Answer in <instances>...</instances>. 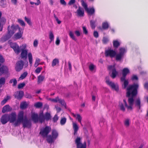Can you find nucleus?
<instances>
[{
  "instance_id": "a878e982",
  "label": "nucleus",
  "mask_w": 148,
  "mask_h": 148,
  "mask_svg": "<svg viewBox=\"0 0 148 148\" xmlns=\"http://www.w3.org/2000/svg\"><path fill=\"white\" fill-rule=\"evenodd\" d=\"M28 106L27 103L26 102H23L21 103L20 108L21 109H24L27 108Z\"/></svg>"
},
{
  "instance_id": "4d7b16f0",
  "label": "nucleus",
  "mask_w": 148,
  "mask_h": 148,
  "mask_svg": "<svg viewBox=\"0 0 148 148\" xmlns=\"http://www.w3.org/2000/svg\"><path fill=\"white\" fill-rule=\"evenodd\" d=\"M60 40L59 38V37H58L56 38V44L57 45H58L60 43Z\"/></svg>"
},
{
  "instance_id": "2eb2a0df",
  "label": "nucleus",
  "mask_w": 148,
  "mask_h": 148,
  "mask_svg": "<svg viewBox=\"0 0 148 148\" xmlns=\"http://www.w3.org/2000/svg\"><path fill=\"white\" fill-rule=\"evenodd\" d=\"M24 62L22 60L18 61L16 64L15 69L17 71H19L22 70L23 67Z\"/></svg>"
},
{
  "instance_id": "bb28decb",
  "label": "nucleus",
  "mask_w": 148,
  "mask_h": 148,
  "mask_svg": "<svg viewBox=\"0 0 148 148\" xmlns=\"http://www.w3.org/2000/svg\"><path fill=\"white\" fill-rule=\"evenodd\" d=\"M135 105L137 108L139 109L140 108V102L139 99L138 98L136 99L135 102Z\"/></svg>"
},
{
  "instance_id": "bf43d9fd",
  "label": "nucleus",
  "mask_w": 148,
  "mask_h": 148,
  "mask_svg": "<svg viewBox=\"0 0 148 148\" xmlns=\"http://www.w3.org/2000/svg\"><path fill=\"white\" fill-rule=\"evenodd\" d=\"M93 35L96 38H97L99 36L98 33L97 31L94 32Z\"/></svg>"
},
{
  "instance_id": "f3484780",
  "label": "nucleus",
  "mask_w": 148,
  "mask_h": 148,
  "mask_svg": "<svg viewBox=\"0 0 148 148\" xmlns=\"http://www.w3.org/2000/svg\"><path fill=\"white\" fill-rule=\"evenodd\" d=\"M8 114H5L2 116L1 118V122L3 124L6 123L8 120Z\"/></svg>"
},
{
  "instance_id": "3c124183",
  "label": "nucleus",
  "mask_w": 148,
  "mask_h": 148,
  "mask_svg": "<svg viewBox=\"0 0 148 148\" xmlns=\"http://www.w3.org/2000/svg\"><path fill=\"white\" fill-rule=\"evenodd\" d=\"M102 41L103 43L106 44L108 41L109 40L107 38L104 37Z\"/></svg>"
},
{
  "instance_id": "e433bc0d",
  "label": "nucleus",
  "mask_w": 148,
  "mask_h": 148,
  "mask_svg": "<svg viewBox=\"0 0 148 148\" xmlns=\"http://www.w3.org/2000/svg\"><path fill=\"white\" fill-rule=\"evenodd\" d=\"M27 75V72H24L22 74L20 77L19 78V79H24Z\"/></svg>"
},
{
  "instance_id": "cd10ccee",
  "label": "nucleus",
  "mask_w": 148,
  "mask_h": 148,
  "mask_svg": "<svg viewBox=\"0 0 148 148\" xmlns=\"http://www.w3.org/2000/svg\"><path fill=\"white\" fill-rule=\"evenodd\" d=\"M45 119V116H44L42 113H40L39 116V121L42 123Z\"/></svg>"
},
{
  "instance_id": "0e129e2a",
  "label": "nucleus",
  "mask_w": 148,
  "mask_h": 148,
  "mask_svg": "<svg viewBox=\"0 0 148 148\" xmlns=\"http://www.w3.org/2000/svg\"><path fill=\"white\" fill-rule=\"evenodd\" d=\"M54 17L58 23V24H60L61 23V21L59 20L58 18L57 17L56 15L54 16Z\"/></svg>"
},
{
  "instance_id": "1a4fd4ad",
  "label": "nucleus",
  "mask_w": 148,
  "mask_h": 148,
  "mask_svg": "<svg viewBox=\"0 0 148 148\" xmlns=\"http://www.w3.org/2000/svg\"><path fill=\"white\" fill-rule=\"evenodd\" d=\"M105 55L106 56L109 57L113 58L116 56V51L111 49L106 50L105 51Z\"/></svg>"
},
{
  "instance_id": "dca6fc26",
  "label": "nucleus",
  "mask_w": 148,
  "mask_h": 148,
  "mask_svg": "<svg viewBox=\"0 0 148 148\" xmlns=\"http://www.w3.org/2000/svg\"><path fill=\"white\" fill-rule=\"evenodd\" d=\"M130 70L127 68H125L122 71V76L121 78V79L122 80L125 78V77L127 74L130 73Z\"/></svg>"
},
{
  "instance_id": "a211bd4d",
  "label": "nucleus",
  "mask_w": 148,
  "mask_h": 148,
  "mask_svg": "<svg viewBox=\"0 0 148 148\" xmlns=\"http://www.w3.org/2000/svg\"><path fill=\"white\" fill-rule=\"evenodd\" d=\"M8 72V69L6 66H2L0 68V75L3 73H7Z\"/></svg>"
},
{
  "instance_id": "c03bdc74",
  "label": "nucleus",
  "mask_w": 148,
  "mask_h": 148,
  "mask_svg": "<svg viewBox=\"0 0 148 148\" xmlns=\"http://www.w3.org/2000/svg\"><path fill=\"white\" fill-rule=\"evenodd\" d=\"M95 21H90V25L91 28L92 29H94L95 27Z\"/></svg>"
},
{
  "instance_id": "393cba45",
  "label": "nucleus",
  "mask_w": 148,
  "mask_h": 148,
  "mask_svg": "<svg viewBox=\"0 0 148 148\" xmlns=\"http://www.w3.org/2000/svg\"><path fill=\"white\" fill-rule=\"evenodd\" d=\"M89 68L90 71L94 73L96 71V66L92 64H90L89 66Z\"/></svg>"
},
{
  "instance_id": "9d476101",
  "label": "nucleus",
  "mask_w": 148,
  "mask_h": 148,
  "mask_svg": "<svg viewBox=\"0 0 148 148\" xmlns=\"http://www.w3.org/2000/svg\"><path fill=\"white\" fill-rule=\"evenodd\" d=\"M24 112L23 111V119L21 122L22 123L23 127L24 128H30L31 125V121L27 119L26 117H24Z\"/></svg>"
},
{
  "instance_id": "5701e85b",
  "label": "nucleus",
  "mask_w": 148,
  "mask_h": 148,
  "mask_svg": "<svg viewBox=\"0 0 148 148\" xmlns=\"http://www.w3.org/2000/svg\"><path fill=\"white\" fill-rule=\"evenodd\" d=\"M73 128L74 130V135H75L77 134V131L78 130L79 127L76 123L73 122Z\"/></svg>"
},
{
  "instance_id": "a19ab883",
  "label": "nucleus",
  "mask_w": 148,
  "mask_h": 148,
  "mask_svg": "<svg viewBox=\"0 0 148 148\" xmlns=\"http://www.w3.org/2000/svg\"><path fill=\"white\" fill-rule=\"evenodd\" d=\"M10 98V97L9 96H7L4 99L1 101V104L2 105L4 104Z\"/></svg>"
},
{
  "instance_id": "69168bd1",
  "label": "nucleus",
  "mask_w": 148,
  "mask_h": 148,
  "mask_svg": "<svg viewBox=\"0 0 148 148\" xmlns=\"http://www.w3.org/2000/svg\"><path fill=\"white\" fill-rule=\"evenodd\" d=\"M11 2L14 5H16L17 2V0H11Z\"/></svg>"
},
{
  "instance_id": "b1692460",
  "label": "nucleus",
  "mask_w": 148,
  "mask_h": 148,
  "mask_svg": "<svg viewBox=\"0 0 148 148\" xmlns=\"http://www.w3.org/2000/svg\"><path fill=\"white\" fill-rule=\"evenodd\" d=\"M12 110L11 108L8 105H7L5 106L2 110V112L3 113L6 112H8Z\"/></svg>"
},
{
  "instance_id": "f704fd0d",
  "label": "nucleus",
  "mask_w": 148,
  "mask_h": 148,
  "mask_svg": "<svg viewBox=\"0 0 148 148\" xmlns=\"http://www.w3.org/2000/svg\"><path fill=\"white\" fill-rule=\"evenodd\" d=\"M121 81L123 82V88H126L129 82L128 80H126L125 79L123 80H121Z\"/></svg>"
},
{
  "instance_id": "c9c22d12",
  "label": "nucleus",
  "mask_w": 148,
  "mask_h": 148,
  "mask_svg": "<svg viewBox=\"0 0 148 148\" xmlns=\"http://www.w3.org/2000/svg\"><path fill=\"white\" fill-rule=\"evenodd\" d=\"M40 59L38 58H36L35 62L34 64V66L36 67H37L40 64Z\"/></svg>"
},
{
  "instance_id": "f257e3e1",
  "label": "nucleus",
  "mask_w": 148,
  "mask_h": 148,
  "mask_svg": "<svg viewBox=\"0 0 148 148\" xmlns=\"http://www.w3.org/2000/svg\"><path fill=\"white\" fill-rule=\"evenodd\" d=\"M10 47L13 49L15 52L17 54L19 53L21 51V57L22 59H26L28 56V59L30 66H31L33 63V57L31 52L28 53V50L26 48L27 45L26 44H23L20 46V47L16 43L10 42Z\"/></svg>"
},
{
  "instance_id": "37998d69",
  "label": "nucleus",
  "mask_w": 148,
  "mask_h": 148,
  "mask_svg": "<svg viewBox=\"0 0 148 148\" xmlns=\"http://www.w3.org/2000/svg\"><path fill=\"white\" fill-rule=\"evenodd\" d=\"M130 119H126L124 121V125L126 127H128L130 125Z\"/></svg>"
},
{
  "instance_id": "a18cd8bd",
  "label": "nucleus",
  "mask_w": 148,
  "mask_h": 148,
  "mask_svg": "<svg viewBox=\"0 0 148 148\" xmlns=\"http://www.w3.org/2000/svg\"><path fill=\"white\" fill-rule=\"evenodd\" d=\"M18 22L21 26H25V23L23 20L20 19H18Z\"/></svg>"
},
{
  "instance_id": "f03ea898",
  "label": "nucleus",
  "mask_w": 148,
  "mask_h": 148,
  "mask_svg": "<svg viewBox=\"0 0 148 148\" xmlns=\"http://www.w3.org/2000/svg\"><path fill=\"white\" fill-rule=\"evenodd\" d=\"M138 87L137 83L134 84L133 85L129 86L127 88V96L128 97V104L126 101L124 99L123 101L125 106L128 110H131L133 108L134 104V97L137 93V89Z\"/></svg>"
},
{
  "instance_id": "4468645a",
  "label": "nucleus",
  "mask_w": 148,
  "mask_h": 148,
  "mask_svg": "<svg viewBox=\"0 0 148 148\" xmlns=\"http://www.w3.org/2000/svg\"><path fill=\"white\" fill-rule=\"evenodd\" d=\"M49 100L55 103L58 102L60 103L62 106H64V107L66 108V104L64 101L63 100L59 99L58 97H57L55 99L49 98Z\"/></svg>"
},
{
  "instance_id": "7c9ffc66",
  "label": "nucleus",
  "mask_w": 148,
  "mask_h": 148,
  "mask_svg": "<svg viewBox=\"0 0 148 148\" xmlns=\"http://www.w3.org/2000/svg\"><path fill=\"white\" fill-rule=\"evenodd\" d=\"M113 43L114 47L115 48L117 47L120 44V42L117 40H114Z\"/></svg>"
},
{
  "instance_id": "72a5a7b5",
  "label": "nucleus",
  "mask_w": 148,
  "mask_h": 148,
  "mask_svg": "<svg viewBox=\"0 0 148 148\" xmlns=\"http://www.w3.org/2000/svg\"><path fill=\"white\" fill-rule=\"evenodd\" d=\"M9 83L10 84L13 83L12 86H15L17 83V81L16 79L14 78L10 79V81Z\"/></svg>"
},
{
  "instance_id": "09e8293b",
  "label": "nucleus",
  "mask_w": 148,
  "mask_h": 148,
  "mask_svg": "<svg viewBox=\"0 0 148 148\" xmlns=\"http://www.w3.org/2000/svg\"><path fill=\"white\" fill-rule=\"evenodd\" d=\"M25 85V84L24 83H22L19 84L18 86V89H21Z\"/></svg>"
},
{
  "instance_id": "2f4dec72",
  "label": "nucleus",
  "mask_w": 148,
  "mask_h": 148,
  "mask_svg": "<svg viewBox=\"0 0 148 148\" xmlns=\"http://www.w3.org/2000/svg\"><path fill=\"white\" fill-rule=\"evenodd\" d=\"M59 63V60L57 58H55L54 59L52 62V66L53 67H54L58 64Z\"/></svg>"
},
{
  "instance_id": "f8f14e48",
  "label": "nucleus",
  "mask_w": 148,
  "mask_h": 148,
  "mask_svg": "<svg viewBox=\"0 0 148 148\" xmlns=\"http://www.w3.org/2000/svg\"><path fill=\"white\" fill-rule=\"evenodd\" d=\"M106 82L112 88L117 91L119 90V86L117 84H115L114 83L110 81L107 77L106 78Z\"/></svg>"
},
{
  "instance_id": "774afa93",
  "label": "nucleus",
  "mask_w": 148,
  "mask_h": 148,
  "mask_svg": "<svg viewBox=\"0 0 148 148\" xmlns=\"http://www.w3.org/2000/svg\"><path fill=\"white\" fill-rule=\"evenodd\" d=\"M4 61V60L2 56L0 55V62L3 63Z\"/></svg>"
},
{
  "instance_id": "de8ad7c7",
  "label": "nucleus",
  "mask_w": 148,
  "mask_h": 148,
  "mask_svg": "<svg viewBox=\"0 0 148 148\" xmlns=\"http://www.w3.org/2000/svg\"><path fill=\"white\" fill-rule=\"evenodd\" d=\"M66 119L65 118H63L61 119L60 121V124L61 125H63L66 123Z\"/></svg>"
},
{
  "instance_id": "7ed1b4c3",
  "label": "nucleus",
  "mask_w": 148,
  "mask_h": 148,
  "mask_svg": "<svg viewBox=\"0 0 148 148\" xmlns=\"http://www.w3.org/2000/svg\"><path fill=\"white\" fill-rule=\"evenodd\" d=\"M16 114L15 112H12L8 114V120L10 123H13L15 126H19L23 119V111H21L18 113L17 118L16 119Z\"/></svg>"
},
{
  "instance_id": "9b49d317",
  "label": "nucleus",
  "mask_w": 148,
  "mask_h": 148,
  "mask_svg": "<svg viewBox=\"0 0 148 148\" xmlns=\"http://www.w3.org/2000/svg\"><path fill=\"white\" fill-rule=\"evenodd\" d=\"M81 2L82 6L88 13L89 14H92L94 13L95 10L93 8L89 9L87 7V4L84 1H82Z\"/></svg>"
},
{
  "instance_id": "473e14b6",
  "label": "nucleus",
  "mask_w": 148,
  "mask_h": 148,
  "mask_svg": "<svg viewBox=\"0 0 148 148\" xmlns=\"http://www.w3.org/2000/svg\"><path fill=\"white\" fill-rule=\"evenodd\" d=\"M69 35L71 38L73 40L75 41H76L77 40V39L75 36L73 32L71 31H70L69 32Z\"/></svg>"
},
{
  "instance_id": "864d4df0",
  "label": "nucleus",
  "mask_w": 148,
  "mask_h": 148,
  "mask_svg": "<svg viewBox=\"0 0 148 148\" xmlns=\"http://www.w3.org/2000/svg\"><path fill=\"white\" fill-rule=\"evenodd\" d=\"M119 106L121 110L123 111L125 110V108L124 107L123 104L122 103H120Z\"/></svg>"
},
{
  "instance_id": "c756f323",
  "label": "nucleus",
  "mask_w": 148,
  "mask_h": 148,
  "mask_svg": "<svg viewBox=\"0 0 148 148\" xmlns=\"http://www.w3.org/2000/svg\"><path fill=\"white\" fill-rule=\"evenodd\" d=\"M38 83H40L43 81L45 79V76L42 75H40L38 77Z\"/></svg>"
},
{
  "instance_id": "680f3d73",
  "label": "nucleus",
  "mask_w": 148,
  "mask_h": 148,
  "mask_svg": "<svg viewBox=\"0 0 148 148\" xmlns=\"http://www.w3.org/2000/svg\"><path fill=\"white\" fill-rule=\"evenodd\" d=\"M75 2V0H70L69 1L68 4L70 5L73 4Z\"/></svg>"
},
{
  "instance_id": "20e7f679",
  "label": "nucleus",
  "mask_w": 148,
  "mask_h": 148,
  "mask_svg": "<svg viewBox=\"0 0 148 148\" xmlns=\"http://www.w3.org/2000/svg\"><path fill=\"white\" fill-rule=\"evenodd\" d=\"M18 29V32L15 34L13 37V38L15 40H17L21 38L23 33L22 29L18 26H15L12 25L10 27L9 26L8 27V38H10L14 33L16 31V30Z\"/></svg>"
},
{
  "instance_id": "603ef678",
  "label": "nucleus",
  "mask_w": 148,
  "mask_h": 148,
  "mask_svg": "<svg viewBox=\"0 0 148 148\" xmlns=\"http://www.w3.org/2000/svg\"><path fill=\"white\" fill-rule=\"evenodd\" d=\"M42 67H38L35 70V71L36 73H39L41 71L42 69Z\"/></svg>"
},
{
  "instance_id": "39448f33",
  "label": "nucleus",
  "mask_w": 148,
  "mask_h": 148,
  "mask_svg": "<svg viewBox=\"0 0 148 148\" xmlns=\"http://www.w3.org/2000/svg\"><path fill=\"white\" fill-rule=\"evenodd\" d=\"M127 49L126 47H121L119 48L118 53H116V60L117 61H120L122 59L124 55L127 53Z\"/></svg>"
},
{
  "instance_id": "5fc2aeb1",
  "label": "nucleus",
  "mask_w": 148,
  "mask_h": 148,
  "mask_svg": "<svg viewBox=\"0 0 148 148\" xmlns=\"http://www.w3.org/2000/svg\"><path fill=\"white\" fill-rule=\"evenodd\" d=\"M38 44V41L37 40H35L33 43V45L34 47H37Z\"/></svg>"
},
{
  "instance_id": "6e6d98bb",
  "label": "nucleus",
  "mask_w": 148,
  "mask_h": 148,
  "mask_svg": "<svg viewBox=\"0 0 148 148\" xmlns=\"http://www.w3.org/2000/svg\"><path fill=\"white\" fill-rule=\"evenodd\" d=\"M82 28L83 33L86 34H87L88 33V31L86 27L85 26H83L82 27Z\"/></svg>"
},
{
  "instance_id": "8fccbe9b",
  "label": "nucleus",
  "mask_w": 148,
  "mask_h": 148,
  "mask_svg": "<svg viewBox=\"0 0 148 148\" xmlns=\"http://www.w3.org/2000/svg\"><path fill=\"white\" fill-rule=\"evenodd\" d=\"M131 79L133 81L138 80V77L137 75H133L132 76Z\"/></svg>"
},
{
  "instance_id": "ddd939ff",
  "label": "nucleus",
  "mask_w": 148,
  "mask_h": 148,
  "mask_svg": "<svg viewBox=\"0 0 148 148\" xmlns=\"http://www.w3.org/2000/svg\"><path fill=\"white\" fill-rule=\"evenodd\" d=\"M108 68L112 72L111 76L113 78H114L118 74V72L116 71L115 68L114 66L112 65L109 66H108Z\"/></svg>"
},
{
  "instance_id": "0eeeda50",
  "label": "nucleus",
  "mask_w": 148,
  "mask_h": 148,
  "mask_svg": "<svg viewBox=\"0 0 148 148\" xmlns=\"http://www.w3.org/2000/svg\"><path fill=\"white\" fill-rule=\"evenodd\" d=\"M82 138L77 137L75 139V142L77 148H86V145L85 142L82 143L81 142Z\"/></svg>"
},
{
  "instance_id": "6ab92c4d",
  "label": "nucleus",
  "mask_w": 148,
  "mask_h": 148,
  "mask_svg": "<svg viewBox=\"0 0 148 148\" xmlns=\"http://www.w3.org/2000/svg\"><path fill=\"white\" fill-rule=\"evenodd\" d=\"M23 92L22 91H20L15 92L14 95L16 98L20 99L23 97Z\"/></svg>"
},
{
  "instance_id": "c85d7f7f",
  "label": "nucleus",
  "mask_w": 148,
  "mask_h": 148,
  "mask_svg": "<svg viewBox=\"0 0 148 148\" xmlns=\"http://www.w3.org/2000/svg\"><path fill=\"white\" fill-rule=\"evenodd\" d=\"M49 36L50 40V42H51L53 40L54 38L53 33L52 31H50L49 32Z\"/></svg>"
},
{
  "instance_id": "ea45409f",
  "label": "nucleus",
  "mask_w": 148,
  "mask_h": 148,
  "mask_svg": "<svg viewBox=\"0 0 148 148\" xmlns=\"http://www.w3.org/2000/svg\"><path fill=\"white\" fill-rule=\"evenodd\" d=\"M102 27L103 29H106L108 28V23L106 22H104L102 23Z\"/></svg>"
},
{
  "instance_id": "338daca9",
  "label": "nucleus",
  "mask_w": 148,
  "mask_h": 148,
  "mask_svg": "<svg viewBox=\"0 0 148 148\" xmlns=\"http://www.w3.org/2000/svg\"><path fill=\"white\" fill-rule=\"evenodd\" d=\"M68 64L69 66V69L70 71H71L72 70V67L71 63L70 62H68Z\"/></svg>"
},
{
  "instance_id": "423d86ee",
  "label": "nucleus",
  "mask_w": 148,
  "mask_h": 148,
  "mask_svg": "<svg viewBox=\"0 0 148 148\" xmlns=\"http://www.w3.org/2000/svg\"><path fill=\"white\" fill-rule=\"evenodd\" d=\"M52 136H48L47 137V140L49 143H51L56 139L58 136V133L55 130H53L52 131Z\"/></svg>"
},
{
  "instance_id": "49530a36",
  "label": "nucleus",
  "mask_w": 148,
  "mask_h": 148,
  "mask_svg": "<svg viewBox=\"0 0 148 148\" xmlns=\"http://www.w3.org/2000/svg\"><path fill=\"white\" fill-rule=\"evenodd\" d=\"M37 2L36 3H34L32 1H30V3L31 5H33L35 4L36 5H38L40 4V0H37Z\"/></svg>"
},
{
  "instance_id": "6e6552de",
  "label": "nucleus",
  "mask_w": 148,
  "mask_h": 148,
  "mask_svg": "<svg viewBox=\"0 0 148 148\" xmlns=\"http://www.w3.org/2000/svg\"><path fill=\"white\" fill-rule=\"evenodd\" d=\"M51 130V128L48 126H46L41 129L40 134L43 137L47 136L48 134Z\"/></svg>"
},
{
  "instance_id": "79ce46f5",
  "label": "nucleus",
  "mask_w": 148,
  "mask_h": 148,
  "mask_svg": "<svg viewBox=\"0 0 148 148\" xmlns=\"http://www.w3.org/2000/svg\"><path fill=\"white\" fill-rule=\"evenodd\" d=\"M42 105V103L40 102H38L34 104V106L36 108H40Z\"/></svg>"
},
{
  "instance_id": "58836bf2",
  "label": "nucleus",
  "mask_w": 148,
  "mask_h": 148,
  "mask_svg": "<svg viewBox=\"0 0 148 148\" xmlns=\"http://www.w3.org/2000/svg\"><path fill=\"white\" fill-rule=\"evenodd\" d=\"M44 116L45 119L46 120L50 119L51 118L50 114L48 112L46 113Z\"/></svg>"
},
{
  "instance_id": "412c9836",
  "label": "nucleus",
  "mask_w": 148,
  "mask_h": 148,
  "mask_svg": "<svg viewBox=\"0 0 148 148\" xmlns=\"http://www.w3.org/2000/svg\"><path fill=\"white\" fill-rule=\"evenodd\" d=\"M32 118L33 121L35 123L39 121V117L37 114L33 113L32 115Z\"/></svg>"
},
{
  "instance_id": "052dcab7",
  "label": "nucleus",
  "mask_w": 148,
  "mask_h": 148,
  "mask_svg": "<svg viewBox=\"0 0 148 148\" xmlns=\"http://www.w3.org/2000/svg\"><path fill=\"white\" fill-rule=\"evenodd\" d=\"M53 121L54 122L56 121L58 119V117L57 115H56L53 118Z\"/></svg>"
},
{
  "instance_id": "4be33fe9",
  "label": "nucleus",
  "mask_w": 148,
  "mask_h": 148,
  "mask_svg": "<svg viewBox=\"0 0 148 148\" xmlns=\"http://www.w3.org/2000/svg\"><path fill=\"white\" fill-rule=\"evenodd\" d=\"M77 15L80 16H83L84 15V11L83 9L79 7L77 10Z\"/></svg>"
},
{
  "instance_id": "aec40b11",
  "label": "nucleus",
  "mask_w": 148,
  "mask_h": 148,
  "mask_svg": "<svg viewBox=\"0 0 148 148\" xmlns=\"http://www.w3.org/2000/svg\"><path fill=\"white\" fill-rule=\"evenodd\" d=\"M73 116L77 120L78 122L82 126H83L81 122L82 118L81 116L79 114H72Z\"/></svg>"
},
{
  "instance_id": "e2e57ef3",
  "label": "nucleus",
  "mask_w": 148,
  "mask_h": 148,
  "mask_svg": "<svg viewBox=\"0 0 148 148\" xmlns=\"http://www.w3.org/2000/svg\"><path fill=\"white\" fill-rule=\"evenodd\" d=\"M60 3L64 5H65L66 4V2L64 0H60Z\"/></svg>"
},
{
  "instance_id": "13d9d810",
  "label": "nucleus",
  "mask_w": 148,
  "mask_h": 148,
  "mask_svg": "<svg viewBox=\"0 0 148 148\" xmlns=\"http://www.w3.org/2000/svg\"><path fill=\"white\" fill-rule=\"evenodd\" d=\"M75 34L77 36H79L81 35L80 32L78 30H76L75 31Z\"/></svg>"
},
{
  "instance_id": "4c0bfd02",
  "label": "nucleus",
  "mask_w": 148,
  "mask_h": 148,
  "mask_svg": "<svg viewBox=\"0 0 148 148\" xmlns=\"http://www.w3.org/2000/svg\"><path fill=\"white\" fill-rule=\"evenodd\" d=\"M25 21L27 22V23L30 26L32 25V23L31 19L25 16L24 18Z\"/></svg>"
}]
</instances>
